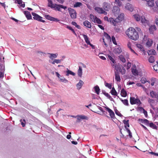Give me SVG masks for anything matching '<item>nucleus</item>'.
<instances>
[{
	"label": "nucleus",
	"mask_w": 158,
	"mask_h": 158,
	"mask_svg": "<svg viewBox=\"0 0 158 158\" xmlns=\"http://www.w3.org/2000/svg\"><path fill=\"white\" fill-rule=\"evenodd\" d=\"M68 10L71 17L73 19H76L77 17V12L76 10L70 8H68Z\"/></svg>",
	"instance_id": "obj_3"
},
{
	"label": "nucleus",
	"mask_w": 158,
	"mask_h": 158,
	"mask_svg": "<svg viewBox=\"0 0 158 158\" xmlns=\"http://www.w3.org/2000/svg\"><path fill=\"white\" fill-rule=\"evenodd\" d=\"M140 109H143V113L144 114V115L146 116V115H147V112L144 109H143V108L142 107H139Z\"/></svg>",
	"instance_id": "obj_61"
},
{
	"label": "nucleus",
	"mask_w": 158,
	"mask_h": 158,
	"mask_svg": "<svg viewBox=\"0 0 158 158\" xmlns=\"http://www.w3.org/2000/svg\"><path fill=\"white\" fill-rule=\"evenodd\" d=\"M140 20L141 22L142 23H145L148 24L149 23L148 21L146 19L145 17L143 16H141Z\"/></svg>",
	"instance_id": "obj_23"
},
{
	"label": "nucleus",
	"mask_w": 158,
	"mask_h": 158,
	"mask_svg": "<svg viewBox=\"0 0 158 158\" xmlns=\"http://www.w3.org/2000/svg\"><path fill=\"white\" fill-rule=\"evenodd\" d=\"M60 80L61 81L64 83L67 82L68 81L64 77L60 78Z\"/></svg>",
	"instance_id": "obj_57"
},
{
	"label": "nucleus",
	"mask_w": 158,
	"mask_h": 158,
	"mask_svg": "<svg viewBox=\"0 0 158 158\" xmlns=\"http://www.w3.org/2000/svg\"><path fill=\"white\" fill-rule=\"evenodd\" d=\"M124 14L123 13H121L116 18L118 23H119L122 21L124 19Z\"/></svg>",
	"instance_id": "obj_18"
},
{
	"label": "nucleus",
	"mask_w": 158,
	"mask_h": 158,
	"mask_svg": "<svg viewBox=\"0 0 158 158\" xmlns=\"http://www.w3.org/2000/svg\"><path fill=\"white\" fill-rule=\"evenodd\" d=\"M61 8L64 9V10H65L67 9V7L66 6H64L62 5L55 4V6H54L53 9H54L55 10H57L58 11H61Z\"/></svg>",
	"instance_id": "obj_6"
},
{
	"label": "nucleus",
	"mask_w": 158,
	"mask_h": 158,
	"mask_svg": "<svg viewBox=\"0 0 158 158\" xmlns=\"http://www.w3.org/2000/svg\"><path fill=\"white\" fill-rule=\"evenodd\" d=\"M103 7L104 10L106 11H108L110 7V5L108 3L104 2L103 4Z\"/></svg>",
	"instance_id": "obj_10"
},
{
	"label": "nucleus",
	"mask_w": 158,
	"mask_h": 158,
	"mask_svg": "<svg viewBox=\"0 0 158 158\" xmlns=\"http://www.w3.org/2000/svg\"><path fill=\"white\" fill-rule=\"evenodd\" d=\"M115 79L117 81H120L121 78L118 72H115Z\"/></svg>",
	"instance_id": "obj_20"
},
{
	"label": "nucleus",
	"mask_w": 158,
	"mask_h": 158,
	"mask_svg": "<svg viewBox=\"0 0 158 158\" xmlns=\"http://www.w3.org/2000/svg\"><path fill=\"white\" fill-rule=\"evenodd\" d=\"M17 3L19 4L20 5L22 4V1L21 0H16Z\"/></svg>",
	"instance_id": "obj_63"
},
{
	"label": "nucleus",
	"mask_w": 158,
	"mask_h": 158,
	"mask_svg": "<svg viewBox=\"0 0 158 158\" xmlns=\"http://www.w3.org/2000/svg\"><path fill=\"white\" fill-rule=\"evenodd\" d=\"M148 61L151 63H153L155 61L154 57L153 56H151L149 58Z\"/></svg>",
	"instance_id": "obj_39"
},
{
	"label": "nucleus",
	"mask_w": 158,
	"mask_h": 158,
	"mask_svg": "<svg viewBox=\"0 0 158 158\" xmlns=\"http://www.w3.org/2000/svg\"><path fill=\"white\" fill-rule=\"evenodd\" d=\"M111 39L113 44L116 45H117V43L116 41L115 38L114 36H112Z\"/></svg>",
	"instance_id": "obj_56"
},
{
	"label": "nucleus",
	"mask_w": 158,
	"mask_h": 158,
	"mask_svg": "<svg viewBox=\"0 0 158 158\" xmlns=\"http://www.w3.org/2000/svg\"><path fill=\"white\" fill-rule=\"evenodd\" d=\"M148 55H155L156 54V52L155 50L154 49H152L150 50H148Z\"/></svg>",
	"instance_id": "obj_34"
},
{
	"label": "nucleus",
	"mask_w": 158,
	"mask_h": 158,
	"mask_svg": "<svg viewBox=\"0 0 158 158\" xmlns=\"http://www.w3.org/2000/svg\"><path fill=\"white\" fill-rule=\"evenodd\" d=\"M95 22L98 24H100L102 23V21L101 20L97 17L95 16Z\"/></svg>",
	"instance_id": "obj_48"
},
{
	"label": "nucleus",
	"mask_w": 158,
	"mask_h": 158,
	"mask_svg": "<svg viewBox=\"0 0 158 158\" xmlns=\"http://www.w3.org/2000/svg\"><path fill=\"white\" fill-rule=\"evenodd\" d=\"M147 4L148 6L150 7H153L154 5V1L150 0L147 1Z\"/></svg>",
	"instance_id": "obj_25"
},
{
	"label": "nucleus",
	"mask_w": 158,
	"mask_h": 158,
	"mask_svg": "<svg viewBox=\"0 0 158 158\" xmlns=\"http://www.w3.org/2000/svg\"><path fill=\"white\" fill-rule=\"evenodd\" d=\"M105 85L106 87H108L110 89H111L112 88L111 84L105 82Z\"/></svg>",
	"instance_id": "obj_51"
},
{
	"label": "nucleus",
	"mask_w": 158,
	"mask_h": 158,
	"mask_svg": "<svg viewBox=\"0 0 158 158\" xmlns=\"http://www.w3.org/2000/svg\"><path fill=\"white\" fill-rule=\"evenodd\" d=\"M155 23L158 27V16H156L155 17Z\"/></svg>",
	"instance_id": "obj_60"
},
{
	"label": "nucleus",
	"mask_w": 158,
	"mask_h": 158,
	"mask_svg": "<svg viewBox=\"0 0 158 158\" xmlns=\"http://www.w3.org/2000/svg\"><path fill=\"white\" fill-rule=\"evenodd\" d=\"M156 27L155 25H152L150 26L149 28V31L150 33L152 34H153V32L156 30Z\"/></svg>",
	"instance_id": "obj_21"
},
{
	"label": "nucleus",
	"mask_w": 158,
	"mask_h": 158,
	"mask_svg": "<svg viewBox=\"0 0 158 158\" xmlns=\"http://www.w3.org/2000/svg\"><path fill=\"white\" fill-rule=\"evenodd\" d=\"M94 89L95 93L97 94H99L100 93V89L98 86V85L94 87Z\"/></svg>",
	"instance_id": "obj_35"
},
{
	"label": "nucleus",
	"mask_w": 158,
	"mask_h": 158,
	"mask_svg": "<svg viewBox=\"0 0 158 158\" xmlns=\"http://www.w3.org/2000/svg\"><path fill=\"white\" fill-rule=\"evenodd\" d=\"M113 10L114 12H119L120 9L118 6H114L113 7Z\"/></svg>",
	"instance_id": "obj_47"
},
{
	"label": "nucleus",
	"mask_w": 158,
	"mask_h": 158,
	"mask_svg": "<svg viewBox=\"0 0 158 158\" xmlns=\"http://www.w3.org/2000/svg\"><path fill=\"white\" fill-rule=\"evenodd\" d=\"M123 123L125 124V126H126V127L127 126L128 127H129V120H123Z\"/></svg>",
	"instance_id": "obj_49"
},
{
	"label": "nucleus",
	"mask_w": 158,
	"mask_h": 158,
	"mask_svg": "<svg viewBox=\"0 0 158 158\" xmlns=\"http://www.w3.org/2000/svg\"><path fill=\"white\" fill-rule=\"evenodd\" d=\"M141 32V29L138 27H136L135 29L132 27H130L127 30L126 34L129 38L136 41L139 38L138 32Z\"/></svg>",
	"instance_id": "obj_1"
},
{
	"label": "nucleus",
	"mask_w": 158,
	"mask_h": 158,
	"mask_svg": "<svg viewBox=\"0 0 158 158\" xmlns=\"http://www.w3.org/2000/svg\"><path fill=\"white\" fill-rule=\"evenodd\" d=\"M51 55V56L49 57L51 59H53V58H56L57 57V55L56 54H52V53H49Z\"/></svg>",
	"instance_id": "obj_50"
},
{
	"label": "nucleus",
	"mask_w": 158,
	"mask_h": 158,
	"mask_svg": "<svg viewBox=\"0 0 158 158\" xmlns=\"http://www.w3.org/2000/svg\"><path fill=\"white\" fill-rule=\"evenodd\" d=\"M152 44V40L150 39H148L146 42V45L148 47H150Z\"/></svg>",
	"instance_id": "obj_22"
},
{
	"label": "nucleus",
	"mask_w": 158,
	"mask_h": 158,
	"mask_svg": "<svg viewBox=\"0 0 158 158\" xmlns=\"http://www.w3.org/2000/svg\"><path fill=\"white\" fill-rule=\"evenodd\" d=\"M83 24L87 28H90L91 27V23L87 20H85L83 22Z\"/></svg>",
	"instance_id": "obj_17"
},
{
	"label": "nucleus",
	"mask_w": 158,
	"mask_h": 158,
	"mask_svg": "<svg viewBox=\"0 0 158 158\" xmlns=\"http://www.w3.org/2000/svg\"><path fill=\"white\" fill-rule=\"evenodd\" d=\"M115 3L118 5V6L120 7L122 5V2L119 0H115Z\"/></svg>",
	"instance_id": "obj_44"
},
{
	"label": "nucleus",
	"mask_w": 158,
	"mask_h": 158,
	"mask_svg": "<svg viewBox=\"0 0 158 158\" xmlns=\"http://www.w3.org/2000/svg\"><path fill=\"white\" fill-rule=\"evenodd\" d=\"M141 122L145 124L147 126H149L152 128L157 130V127L152 122L149 123V121L147 119H141Z\"/></svg>",
	"instance_id": "obj_2"
},
{
	"label": "nucleus",
	"mask_w": 158,
	"mask_h": 158,
	"mask_svg": "<svg viewBox=\"0 0 158 158\" xmlns=\"http://www.w3.org/2000/svg\"><path fill=\"white\" fill-rule=\"evenodd\" d=\"M4 77V73H3L0 71V78H2Z\"/></svg>",
	"instance_id": "obj_64"
},
{
	"label": "nucleus",
	"mask_w": 158,
	"mask_h": 158,
	"mask_svg": "<svg viewBox=\"0 0 158 158\" xmlns=\"http://www.w3.org/2000/svg\"><path fill=\"white\" fill-rule=\"evenodd\" d=\"M119 71L123 75L125 73L126 70L123 67H122V69H120Z\"/></svg>",
	"instance_id": "obj_42"
},
{
	"label": "nucleus",
	"mask_w": 158,
	"mask_h": 158,
	"mask_svg": "<svg viewBox=\"0 0 158 158\" xmlns=\"http://www.w3.org/2000/svg\"><path fill=\"white\" fill-rule=\"evenodd\" d=\"M130 102L131 105L137 104L139 105L141 104L140 100L138 98H135L132 97L130 98Z\"/></svg>",
	"instance_id": "obj_4"
},
{
	"label": "nucleus",
	"mask_w": 158,
	"mask_h": 158,
	"mask_svg": "<svg viewBox=\"0 0 158 158\" xmlns=\"http://www.w3.org/2000/svg\"><path fill=\"white\" fill-rule=\"evenodd\" d=\"M114 66V69L116 70V72H118V70L119 71L120 69H121V68L120 67V66L117 64H115Z\"/></svg>",
	"instance_id": "obj_53"
},
{
	"label": "nucleus",
	"mask_w": 158,
	"mask_h": 158,
	"mask_svg": "<svg viewBox=\"0 0 158 158\" xmlns=\"http://www.w3.org/2000/svg\"><path fill=\"white\" fill-rule=\"evenodd\" d=\"M91 20L94 23H95V16L94 17V15L92 14H90L89 15Z\"/></svg>",
	"instance_id": "obj_46"
},
{
	"label": "nucleus",
	"mask_w": 158,
	"mask_h": 158,
	"mask_svg": "<svg viewBox=\"0 0 158 158\" xmlns=\"http://www.w3.org/2000/svg\"><path fill=\"white\" fill-rule=\"evenodd\" d=\"M58 2L61 4H63L64 1V0H56Z\"/></svg>",
	"instance_id": "obj_62"
},
{
	"label": "nucleus",
	"mask_w": 158,
	"mask_h": 158,
	"mask_svg": "<svg viewBox=\"0 0 158 158\" xmlns=\"http://www.w3.org/2000/svg\"><path fill=\"white\" fill-rule=\"evenodd\" d=\"M125 8L128 10L132 11L133 10V7L132 5L129 3H127L125 6Z\"/></svg>",
	"instance_id": "obj_16"
},
{
	"label": "nucleus",
	"mask_w": 158,
	"mask_h": 158,
	"mask_svg": "<svg viewBox=\"0 0 158 158\" xmlns=\"http://www.w3.org/2000/svg\"><path fill=\"white\" fill-rule=\"evenodd\" d=\"M106 110H107L110 116L112 119L115 118V114L114 111L108 107H105Z\"/></svg>",
	"instance_id": "obj_7"
},
{
	"label": "nucleus",
	"mask_w": 158,
	"mask_h": 158,
	"mask_svg": "<svg viewBox=\"0 0 158 158\" xmlns=\"http://www.w3.org/2000/svg\"><path fill=\"white\" fill-rule=\"evenodd\" d=\"M131 72L135 76L137 75L138 74V71L136 69L135 67L132 68Z\"/></svg>",
	"instance_id": "obj_24"
},
{
	"label": "nucleus",
	"mask_w": 158,
	"mask_h": 158,
	"mask_svg": "<svg viewBox=\"0 0 158 158\" xmlns=\"http://www.w3.org/2000/svg\"><path fill=\"white\" fill-rule=\"evenodd\" d=\"M82 5V3L80 2H77L74 5V7H80Z\"/></svg>",
	"instance_id": "obj_38"
},
{
	"label": "nucleus",
	"mask_w": 158,
	"mask_h": 158,
	"mask_svg": "<svg viewBox=\"0 0 158 158\" xmlns=\"http://www.w3.org/2000/svg\"><path fill=\"white\" fill-rule=\"evenodd\" d=\"M157 64L153 66L154 69L156 72H158V61L157 62Z\"/></svg>",
	"instance_id": "obj_52"
},
{
	"label": "nucleus",
	"mask_w": 158,
	"mask_h": 158,
	"mask_svg": "<svg viewBox=\"0 0 158 158\" xmlns=\"http://www.w3.org/2000/svg\"><path fill=\"white\" fill-rule=\"evenodd\" d=\"M20 122L21 123V124L22 126V127H24L25 126V124L26 123V121L25 119L22 120L21 119L20 120Z\"/></svg>",
	"instance_id": "obj_40"
},
{
	"label": "nucleus",
	"mask_w": 158,
	"mask_h": 158,
	"mask_svg": "<svg viewBox=\"0 0 158 158\" xmlns=\"http://www.w3.org/2000/svg\"><path fill=\"white\" fill-rule=\"evenodd\" d=\"M104 35L105 36H106L107 39L111 40V37L107 33H104Z\"/></svg>",
	"instance_id": "obj_59"
},
{
	"label": "nucleus",
	"mask_w": 158,
	"mask_h": 158,
	"mask_svg": "<svg viewBox=\"0 0 158 158\" xmlns=\"http://www.w3.org/2000/svg\"><path fill=\"white\" fill-rule=\"evenodd\" d=\"M82 35L83 36L84 39L85 40V42L87 44H90V42L89 40V38L88 36L85 35L83 34Z\"/></svg>",
	"instance_id": "obj_29"
},
{
	"label": "nucleus",
	"mask_w": 158,
	"mask_h": 158,
	"mask_svg": "<svg viewBox=\"0 0 158 158\" xmlns=\"http://www.w3.org/2000/svg\"><path fill=\"white\" fill-rule=\"evenodd\" d=\"M62 60L55 59L52 63V64H55V63H59L61 62Z\"/></svg>",
	"instance_id": "obj_43"
},
{
	"label": "nucleus",
	"mask_w": 158,
	"mask_h": 158,
	"mask_svg": "<svg viewBox=\"0 0 158 158\" xmlns=\"http://www.w3.org/2000/svg\"><path fill=\"white\" fill-rule=\"evenodd\" d=\"M45 17L47 19L50 21H53L56 22H58L59 21V20L57 19H56L53 17H51L49 15H45Z\"/></svg>",
	"instance_id": "obj_9"
},
{
	"label": "nucleus",
	"mask_w": 158,
	"mask_h": 158,
	"mask_svg": "<svg viewBox=\"0 0 158 158\" xmlns=\"http://www.w3.org/2000/svg\"><path fill=\"white\" fill-rule=\"evenodd\" d=\"M133 16L136 21H138L140 20V16L138 14H135Z\"/></svg>",
	"instance_id": "obj_36"
},
{
	"label": "nucleus",
	"mask_w": 158,
	"mask_h": 158,
	"mask_svg": "<svg viewBox=\"0 0 158 158\" xmlns=\"http://www.w3.org/2000/svg\"><path fill=\"white\" fill-rule=\"evenodd\" d=\"M82 69L81 66H79V69L78 70L77 74L79 76L81 77L82 75Z\"/></svg>",
	"instance_id": "obj_33"
},
{
	"label": "nucleus",
	"mask_w": 158,
	"mask_h": 158,
	"mask_svg": "<svg viewBox=\"0 0 158 158\" xmlns=\"http://www.w3.org/2000/svg\"><path fill=\"white\" fill-rule=\"evenodd\" d=\"M71 23L74 26L76 27L78 29H81L80 26L79 25H77L76 22L73 21Z\"/></svg>",
	"instance_id": "obj_41"
},
{
	"label": "nucleus",
	"mask_w": 158,
	"mask_h": 158,
	"mask_svg": "<svg viewBox=\"0 0 158 158\" xmlns=\"http://www.w3.org/2000/svg\"><path fill=\"white\" fill-rule=\"evenodd\" d=\"M110 93L113 95L117 96L118 94L115 89L114 87L112 88V90L110 91Z\"/></svg>",
	"instance_id": "obj_30"
},
{
	"label": "nucleus",
	"mask_w": 158,
	"mask_h": 158,
	"mask_svg": "<svg viewBox=\"0 0 158 158\" xmlns=\"http://www.w3.org/2000/svg\"><path fill=\"white\" fill-rule=\"evenodd\" d=\"M23 12L27 19H31V16L30 12L28 11H24Z\"/></svg>",
	"instance_id": "obj_15"
},
{
	"label": "nucleus",
	"mask_w": 158,
	"mask_h": 158,
	"mask_svg": "<svg viewBox=\"0 0 158 158\" xmlns=\"http://www.w3.org/2000/svg\"><path fill=\"white\" fill-rule=\"evenodd\" d=\"M48 6L52 8H53L55 4H53L52 0H48Z\"/></svg>",
	"instance_id": "obj_31"
},
{
	"label": "nucleus",
	"mask_w": 158,
	"mask_h": 158,
	"mask_svg": "<svg viewBox=\"0 0 158 158\" xmlns=\"http://www.w3.org/2000/svg\"><path fill=\"white\" fill-rule=\"evenodd\" d=\"M122 49L120 47L115 48L114 50V53L116 54H119L122 52Z\"/></svg>",
	"instance_id": "obj_26"
},
{
	"label": "nucleus",
	"mask_w": 158,
	"mask_h": 158,
	"mask_svg": "<svg viewBox=\"0 0 158 158\" xmlns=\"http://www.w3.org/2000/svg\"><path fill=\"white\" fill-rule=\"evenodd\" d=\"M103 94L106 97H107L110 101H112L113 99L105 91L103 92Z\"/></svg>",
	"instance_id": "obj_32"
},
{
	"label": "nucleus",
	"mask_w": 158,
	"mask_h": 158,
	"mask_svg": "<svg viewBox=\"0 0 158 158\" xmlns=\"http://www.w3.org/2000/svg\"><path fill=\"white\" fill-rule=\"evenodd\" d=\"M136 46L141 51L143 52L144 55H145L146 54V52L145 51L143 46L142 45L140 44H137Z\"/></svg>",
	"instance_id": "obj_14"
},
{
	"label": "nucleus",
	"mask_w": 158,
	"mask_h": 158,
	"mask_svg": "<svg viewBox=\"0 0 158 158\" xmlns=\"http://www.w3.org/2000/svg\"><path fill=\"white\" fill-rule=\"evenodd\" d=\"M140 81L143 84H144L147 81L146 78L144 77H142Z\"/></svg>",
	"instance_id": "obj_55"
},
{
	"label": "nucleus",
	"mask_w": 158,
	"mask_h": 158,
	"mask_svg": "<svg viewBox=\"0 0 158 158\" xmlns=\"http://www.w3.org/2000/svg\"><path fill=\"white\" fill-rule=\"evenodd\" d=\"M67 71H66V76H68L69 74L73 76H74L75 75V73L72 71L71 70H70L68 69H67Z\"/></svg>",
	"instance_id": "obj_28"
},
{
	"label": "nucleus",
	"mask_w": 158,
	"mask_h": 158,
	"mask_svg": "<svg viewBox=\"0 0 158 158\" xmlns=\"http://www.w3.org/2000/svg\"><path fill=\"white\" fill-rule=\"evenodd\" d=\"M108 57L109 59L113 63H114L115 62V60L113 59V58L110 55H108Z\"/></svg>",
	"instance_id": "obj_58"
},
{
	"label": "nucleus",
	"mask_w": 158,
	"mask_h": 158,
	"mask_svg": "<svg viewBox=\"0 0 158 158\" xmlns=\"http://www.w3.org/2000/svg\"><path fill=\"white\" fill-rule=\"evenodd\" d=\"M150 94L152 98H156L158 99V92L152 91L150 92Z\"/></svg>",
	"instance_id": "obj_12"
},
{
	"label": "nucleus",
	"mask_w": 158,
	"mask_h": 158,
	"mask_svg": "<svg viewBox=\"0 0 158 158\" xmlns=\"http://www.w3.org/2000/svg\"><path fill=\"white\" fill-rule=\"evenodd\" d=\"M120 99L124 105L127 106H128L129 105L128 101L127 99H126L124 100H123L121 98H120Z\"/></svg>",
	"instance_id": "obj_37"
},
{
	"label": "nucleus",
	"mask_w": 158,
	"mask_h": 158,
	"mask_svg": "<svg viewBox=\"0 0 158 158\" xmlns=\"http://www.w3.org/2000/svg\"><path fill=\"white\" fill-rule=\"evenodd\" d=\"M95 10L97 12L100 14H105V13H106V12L103 10L102 8L96 7L95 8Z\"/></svg>",
	"instance_id": "obj_11"
},
{
	"label": "nucleus",
	"mask_w": 158,
	"mask_h": 158,
	"mask_svg": "<svg viewBox=\"0 0 158 158\" xmlns=\"http://www.w3.org/2000/svg\"><path fill=\"white\" fill-rule=\"evenodd\" d=\"M108 21L110 22L111 23L113 24L114 26L116 25V24L118 23L116 18L114 19L113 18H110L109 19Z\"/></svg>",
	"instance_id": "obj_13"
},
{
	"label": "nucleus",
	"mask_w": 158,
	"mask_h": 158,
	"mask_svg": "<svg viewBox=\"0 0 158 158\" xmlns=\"http://www.w3.org/2000/svg\"><path fill=\"white\" fill-rule=\"evenodd\" d=\"M121 95L122 97H125L127 96V93L124 89H123L121 91Z\"/></svg>",
	"instance_id": "obj_27"
},
{
	"label": "nucleus",
	"mask_w": 158,
	"mask_h": 158,
	"mask_svg": "<svg viewBox=\"0 0 158 158\" xmlns=\"http://www.w3.org/2000/svg\"><path fill=\"white\" fill-rule=\"evenodd\" d=\"M84 83V82L81 80H80L79 83L76 85L77 89L78 90L80 89L81 88Z\"/></svg>",
	"instance_id": "obj_19"
},
{
	"label": "nucleus",
	"mask_w": 158,
	"mask_h": 158,
	"mask_svg": "<svg viewBox=\"0 0 158 158\" xmlns=\"http://www.w3.org/2000/svg\"><path fill=\"white\" fill-rule=\"evenodd\" d=\"M77 118V122H80L81 119H86L87 120L88 119V117L85 115H77L76 116Z\"/></svg>",
	"instance_id": "obj_8"
},
{
	"label": "nucleus",
	"mask_w": 158,
	"mask_h": 158,
	"mask_svg": "<svg viewBox=\"0 0 158 158\" xmlns=\"http://www.w3.org/2000/svg\"><path fill=\"white\" fill-rule=\"evenodd\" d=\"M32 15L33 16V18L34 19L43 23L45 22V21L42 19V18L37 14L32 12Z\"/></svg>",
	"instance_id": "obj_5"
},
{
	"label": "nucleus",
	"mask_w": 158,
	"mask_h": 158,
	"mask_svg": "<svg viewBox=\"0 0 158 158\" xmlns=\"http://www.w3.org/2000/svg\"><path fill=\"white\" fill-rule=\"evenodd\" d=\"M119 57L120 60L123 62L125 63L126 62V59L123 56L120 55Z\"/></svg>",
	"instance_id": "obj_45"
},
{
	"label": "nucleus",
	"mask_w": 158,
	"mask_h": 158,
	"mask_svg": "<svg viewBox=\"0 0 158 158\" xmlns=\"http://www.w3.org/2000/svg\"><path fill=\"white\" fill-rule=\"evenodd\" d=\"M114 111L116 114L121 117L122 116V114L117 109H116Z\"/></svg>",
	"instance_id": "obj_54"
}]
</instances>
